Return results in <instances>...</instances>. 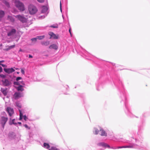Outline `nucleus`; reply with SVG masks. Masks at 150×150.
<instances>
[{
    "mask_svg": "<svg viewBox=\"0 0 150 150\" xmlns=\"http://www.w3.org/2000/svg\"><path fill=\"white\" fill-rule=\"evenodd\" d=\"M49 35L50 36V39L53 38L54 39H57L58 38L59 35L54 34L53 32H49L48 33Z\"/></svg>",
    "mask_w": 150,
    "mask_h": 150,
    "instance_id": "obj_7",
    "label": "nucleus"
},
{
    "mask_svg": "<svg viewBox=\"0 0 150 150\" xmlns=\"http://www.w3.org/2000/svg\"><path fill=\"white\" fill-rule=\"evenodd\" d=\"M23 87V86H22L20 85L17 87V90L18 91H22L24 90Z\"/></svg>",
    "mask_w": 150,
    "mask_h": 150,
    "instance_id": "obj_23",
    "label": "nucleus"
},
{
    "mask_svg": "<svg viewBox=\"0 0 150 150\" xmlns=\"http://www.w3.org/2000/svg\"><path fill=\"white\" fill-rule=\"evenodd\" d=\"M48 13H47V14H46L45 16H41L40 17L41 18H44L45 17V16H47V15L48 14Z\"/></svg>",
    "mask_w": 150,
    "mask_h": 150,
    "instance_id": "obj_35",
    "label": "nucleus"
},
{
    "mask_svg": "<svg viewBox=\"0 0 150 150\" xmlns=\"http://www.w3.org/2000/svg\"><path fill=\"white\" fill-rule=\"evenodd\" d=\"M16 99H17L19 97L21 96V94L20 93H16L14 94Z\"/></svg>",
    "mask_w": 150,
    "mask_h": 150,
    "instance_id": "obj_22",
    "label": "nucleus"
},
{
    "mask_svg": "<svg viewBox=\"0 0 150 150\" xmlns=\"http://www.w3.org/2000/svg\"><path fill=\"white\" fill-rule=\"evenodd\" d=\"M7 18L8 20H9L11 22H13L15 20L14 18L11 16H8Z\"/></svg>",
    "mask_w": 150,
    "mask_h": 150,
    "instance_id": "obj_17",
    "label": "nucleus"
},
{
    "mask_svg": "<svg viewBox=\"0 0 150 150\" xmlns=\"http://www.w3.org/2000/svg\"><path fill=\"white\" fill-rule=\"evenodd\" d=\"M37 1L40 3H42L44 2V0H37Z\"/></svg>",
    "mask_w": 150,
    "mask_h": 150,
    "instance_id": "obj_39",
    "label": "nucleus"
},
{
    "mask_svg": "<svg viewBox=\"0 0 150 150\" xmlns=\"http://www.w3.org/2000/svg\"><path fill=\"white\" fill-rule=\"evenodd\" d=\"M16 32V30L14 29H12L11 30L8 32L7 35L8 36H10L14 35Z\"/></svg>",
    "mask_w": 150,
    "mask_h": 150,
    "instance_id": "obj_11",
    "label": "nucleus"
},
{
    "mask_svg": "<svg viewBox=\"0 0 150 150\" xmlns=\"http://www.w3.org/2000/svg\"><path fill=\"white\" fill-rule=\"evenodd\" d=\"M15 45H11L10 46H8V47H9V48L10 49L14 48L15 47Z\"/></svg>",
    "mask_w": 150,
    "mask_h": 150,
    "instance_id": "obj_33",
    "label": "nucleus"
},
{
    "mask_svg": "<svg viewBox=\"0 0 150 150\" xmlns=\"http://www.w3.org/2000/svg\"><path fill=\"white\" fill-rule=\"evenodd\" d=\"M100 131L101 132L100 135L102 136H107V133L105 132V131L102 128L100 129Z\"/></svg>",
    "mask_w": 150,
    "mask_h": 150,
    "instance_id": "obj_16",
    "label": "nucleus"
},
{
    "mask_svg": "<svg viewBox=\"0 0 150 150\" xmlns=\"http://www.w3.org/2000/svg\"><path fill=\"white\" fill-rule=\"evenodd\" d=\"M45 35H40L37 36L36 38L37 39L39 40H42L45 38Z\"/></svg>",
    "mask_w": 150,
    "mask_h": 150,
    "instance_id": "obj_25",
    "label": "nucleus"
},
{
    "mask_svg": "<svg viewBox=\"0 0 150 150\" xmlns=\"http://www.w3.org/2000/svg\"><path fill=\"white\" fill-rule=\"evenodd\" d=\"M2 84L4 86H11L12 84L11 81L7 79H4L1 80Z\"/></svg>",
    "mask_w": 150,
    "mask_h": 150,
    "instance_id": "obj_4",
    "label": "nucleus"
},
{
    "mask_svg": "<svg viewBox=\"0 0 150 150\" xmlns=\"http://www.w3.org/2000/svg\"><path fill=\"white\" fill-rule=\"evenodd\" d=\"M136 148L138 149H142L143 150H145L146 149V147H144L143 145L139 146L134 144V143H131L129 145L123 146H118L117 147H112L111 148L112 149H119L122 148Z\"/></svg>",
    "mask_w": 150,
    "mask_h": 150,
    "instance_id": "obj_1",
    "label": "nucleus"
},
{
    "mask_svg": "<svg viewBox=\"0 0 150 150\" xmlns=\"http://www.w3.org/2000/svg\"><path fill=\"white\" fill-rule=\"evenodd\" d=\"M19 111L20 112V120H21L23 118L25 120H26L27 119V118L26 115H25L23 116V114L22 113L21 111L20 110H19Z\"/></svg>",
    "mask_w": 150,
    "mask_h": 150,
    "instance_id": "obj_12",
    "label": "nucleus"
},
{
    "mask_svg": "<svg viewBox=\"0 0 150 150\" xmlns=\"http://www.w3.org/2000/svg\"><path fill=\"white\" fill-rule=\"evenodd\" d=\"M43 146L44 148L49 149H50V145L49 144L46 143H44Z\"/></svg>",
    "mask_w": 150,
    "mask_h": 150,
    "instance_id": "obj_18",
    "label": "nucleus"
},
{
    "mask_svg": "<svg viewBox=\"0 0 150 150\" xmlns=\"http://www.w3.org/2000/svg\"><path fill=\"white\" fill-rule=\"evenodd\" d=\"M22 79V78L21 77H17V78L16 79V80L17 81H18V80H19L20 79Z\"/></svg>",
    "mask_w": 150,
    "mask_h": 150,
    "instance_id": "obj_36",
    "label": "nucleus"
},
{
    "mask_svg": "<svg viewBox=\"0 0 150 150\" xmlns=\"http://www.w3.org/2000/svg\"><path fill=\"white\" fill-rule=\"evenodd\" d=\"M15 119H13L12 121H10L9 122V124L10 125H12V124H14V125H17V123L16 122H15Z\"/></svg>",
    "mask_w": 150,
    "mask_h": 150,
    "instance_id": "obj_20",
    "label": "nucleus"
},
{
    "mask_svg": "<svg viewBox=\"0 0 150 150\" xmlns=\"http://www.w3.org/2000/svg\"><path fill=\"white\" fill-rule=\"evenodd\" d=\"M125 107H126V109H127V111H128V109H127V106H126V104H125Z\"/></svg>",
    "mask_w": 150,
    "mask_h": 150,
    "instance_id": "obj_46",
    "label": "nucleus"
},
{
    "mask_svg": "<svg viewBox=\"0 0 150 150\" xmlns=\"http://www.w3.org/2000/svg\"><path fill=\"white\" fill-rule=\"evenodd\" d=\"M17 123H18V124H20V125H21V122H18Z\"/></svg>",
    "mask_w": 150,
    "mask_h": 150,
    "instance_id": "obj_47",
    "label": "nucleus"
},
{
    "mask_svg": "<svg viewBox=\"0 0 150 150\" xmlns=\"http://www.w3.org/2000/svg\"><path fill=\"white\" fill-rule=\"evenodd\" d=\"M49 48L50 49H53L55 50H57L58 48L57 45L55 44H53L50 45Z\"/></svg>",
    "mask_w": 150,
    "mask_h": 150,
    "instance_id": "obj_13",
    "label": "nucleus"
},
{
    "mask_svg": "<svg viewBox=\"0 0 150 150\" xmlns=\"http://www.w3.org/2000/svg\"><path fill=\"white\" fill-rule=\"evenodd\" d=\"M5 14L4 12L2 10H0V18L4 17Z\"/></svg>",
    "mask_w": 150,
    "mask_h": 150,
    "instance_id": "obj_21",
    "label": "nucleus"
},
{
    "mask_svg": "<svg viewBox=\"0 0 150 150\" xmlns=\"http://www.w3.org/2000/svg\"><path fill=\"white\" fill-rule=\"evenodd\" d=\"M58 25L57 24H53V25H51L49 27L51 28H58Z\"/></svg>",
    "mask_w": 150,
    "mask_h": 150,
    "instance_id": "obj_27",
    "label": "nucleus"
},
{
    "mask_svg": "<svg viewBox=\"0 0 150 150\" xmlns=\"http://www.w3.org/2000/svg\"><path fill=\"white\" fill-rule=\"evenodd\" d=\"M119 141L125 142V143H127V140H126L125 139H120Z\"/></svg>",
    "mask_w": 150,
    "mask_h": 150,
    "instance_id": "obj_30",
    "label": "nucleus"
},
{
    "mask_svg": "<svg viewBox=\"0 0 150 150\" xmlns=\"http://www.w3.org/2000/svg\"><path fill=\"white\" fill-rule=\"evenodd\" d=\"M1 91L5 96L7 95V89L6 88L5 89L3 88H1Z\"/></svg>",
    "mask_w": 150,
    "mask_h": 150,
    "instance_id": "obj_15",
    "label": "nucleus"
},
{
    "mask_svg": "<svg viewBox=\"0 0 150 150\" xmlns=\"http://www.w3.org/2000/svg\"><path fill=\"white\" fill-rule=\"evenodd\" d=\"M3 3L8 7H9L10 5L9 3L6 0H4Z\"/></svg>",
    "mask_w": 150,
    "mask_h": 150,
    "instance_id": "obj_26",
    "label": "nucleus"
},
{
    "mask_svg": "<svg viewBox=\"0 0 150 150\" xmlns=\"http://www.w3.org/2000/svg\"><path fill=\"white\" fill-rule=\"evenodd\" d=\"M50 42L49 41H42L41 42V44L43 45L46 46H47L49 45Z\"/></svg>",
    "mask_w": 150,
    "mask_h": 150,
    "instance_id": "obj_19",
    "label": "nucleus"
},
{
    "mask_svg": "<svg viewBox=\"0 0 150 150\" xmlns=\"http://www.w3.org/2000/svg\"><path fill=\"white\" fill-rule=\"evenodd\" d=\"M62 17L63 18H64V17H63V16H62Z\"/></svg>",
    "mask_w": 150,
    "mask_h": 150,
    "instance_id": "obj_49",
    "label": "nucleus"
},
{
    "mask_svg": "<svg viewBox=\"0 0 150 150\" xmlns=\"http://www.w3.org/2000/svg\"><path fill=\"white\" fill-rule=\"evenodd\" d=\"M22 51H23V50H22L21 49H20L19 50V52H22Z\"/></svg>",
    "mask_w": 150,
    "mask_h": 150,
    "instance_id": "obj_48",
    "label": "nucleus"
},
{
    "mask_svg": "<svg viewBox=\"0 0 150 150\" xmlns=\"http://www.w3.org/2000/svg\"><path fill=\"white\" fill-rule=\"evenodd\" d=\"M16 105L17 107L19 108H21V103L18 102H17L16 103Z\"/></svg>",
    "mask_w": 150,
    "mask_h": 150,
    "instance_id": "obj_28",
    "label": "nucleus"
},
{
    "mask_svg": "<svg viewBox=\"0 0 150 150\" xmlns=\"http://www.w3.org/2000/svg\"><path fill=\"white\" fill-rule=\"evenodd\" d=\"M60 9L61 12H62V6H61V1H60Z\"/></svg>",
    "mask_w": 150,
    "mask_h": 150,
    "instance_id": "obj_41",
    "label": "nucleus"
},
{
    "mask_svg": "<svg viewBox=\"0 0 150 150\" xmlns=\"http://www.w3.org/2000/svg\"><path fill=\"white\" fill-rule=\"evenodd\" d=\"M29 57L30 58H32L33 57V56L30 54H29Z\"/></svg>",
    "mask_w": 150,
    "mask_h": 150,
    "instance_id": "obj_44",
    "label": "nucleus"
},
{
    "mask_svg": "<svg viewBox=\"0 0 150 150\" xmlns=\"http://www.w3.org/2000/svg\"><path fill=\"white\" fill-rule=\"evenodd\" d=\"M98 145L99 146H102L104 148H110V147L109 145L104 142H100L98 144Z\"/></svg>",
    "mask_w": 150,
    "mask_h": 150,
    "instance_id": "obj_10",
    "label": "nucleus"
},
{
    "mask_svg": "<svg viewBox=\"0 0 150 150\" xmlns=\"http://www.w3.org/2000/svg\"><path fill=\"white\" fill-rule=\"evenodd\" d=\"M21 72L23 74H25V71H24V70L23 69H21Z\"/></svg>",
    "mask_w": 150,
    "mask_h": 150,
    "instance_id": "obj_37",
    "label": "nucleus"
},
{
    "mask_svg": "<svg viewBox=\"0 0 150 150\" xmlns=\"http://www.w3.org/2000/svg\"><path fill=\"white\" fill-rule=\"evenodd\" d=\"M24 126L27 129H30V127H29L27 125L25 124L24 125Z\"/></svg>",
    "mask_w": 150,
    "mask_h": 150,
    "instance_id": "obj_32",
    "label": "nucleus"
},
{
    "mask_svg": "<svg viewBox=\"0 0 150 150\" xmlns=\"http://www.w3.org/2000/svg\"><path fill=\"white\" fill-rule=\"evenodd\" d=\"M4 61H3V60H2V61H0V65H1L2 66V67H5V65H4V64H1V62H4Z\"/></svg>",
    "mask_w": 150,
    "mask_h": 150,
    "instance_id": "obj_38",
    "label": "nucleus"
},
{
    "mask_svg": "<svg viewBox=\"0 0 150 150\" xmlns=\"http://www.w3.org/2000/svg\"><path fill=\"white\" fill-rule=\"evenodd\" d=\"M48 8L46 6H43L42 7L41 13H46L48 10Z\"/></svg>",
    "mask_w": 150,
    "mask_h": 150,
    "instance_id": "obj_14",
    "label": "nucleus"
},
{
    "mask_svg": "<svg viewBox=\"0 0 150 150\" xmlns=\"http://www.w3.org/2000/svg\"><path fill=\"white\" fill-rule=\"evenodd\" d=\"M49 150H59V149L54 146H51V148L49 149Z\"/></svg>",
    "mask_w": 150,
    "mask_h": 150,
    "instance_id": "obj_29",
    "label": "nucleus"
},
{
    "mask_svg": "<svg viewBox=\"0 0 150 150\" xmlns=\"http://www.w3.org/2000/svg\"><path fill=\"white\" fill-rule=\"evenodd\" d=\"M28 10L29 13L33 15L35 14L38 11V9L34 6L30 4L28 7Z\"/></svg>",
    "mask_w": 150,
    "mask_h": 150,
    "instance_id": "obj_3",
    "label": "nucleus"
},
{
    "mask_svg": "<svg viewBox=\"0 0 150 150\" xmlns=\"http://www.w3.org/2000/svg\"><path fill=\"white\" fill-rule=\"evenodd\" d=\"M2 71V68L0 66V73Z\"/></svg>",
    "mask_w": 150,
    "mask_h": 150,
    "instance_id": "obj_43",
    "label": "nucleus"
},
{
    "mask_svg": "<svg viewBox=\"0 0 150 150\" xmlns=\"http://www.w3.org/2000/svg\"><path fill=\"white\" fill-rule=\"evenodd\" d=\"M4 71L6 73L10 74L14 72L15 70L12 68H4Z\"/></svg>",
    "mask_w": 150,
    "mask_h": 150,
    "instance_id": "obj_8",
    "label": "nucleus"
},
{
    "mask_svg": "<svg viewBox=\"0 0 150 150\" xmlns=\"http://www.w3.org/2000/svg\"><path fill=\"white\" fill-rule=\"evenodd\" d=\"M0 76L3 79H6L5 78L6 77V75L3 74H0Z\"/></svg>",
    "mask_w": 150,
    "mask_h": 150,
    "instance_id": "obj_31",
    "label": "nucleus"
},
{
    "mask_svg": "<svg viewBox=\"0 0 150 150\" xmlns=\"http://www.w3.org/2000/svg\"><path fill=\"white\" fill-rule=\"evenodd\" d=\"M14 84L15 85H16V84L18 85V84L17 83V82H14Z\"/></svg>",
    "mask_w": 150,
    "mask_h": 150,
    "instance_id": "obj_45",
    "label": "nucleus"
},
{
    "mask_svg": "<svg viewBox=\"0 0 150 150\" xmlns=\"http://www.w3.org/2000/svg\"><path fill=\"white\" fill-rule=\"evenodd\" d=\"M10 50V49L9 47L8 46V47L5 49V50L6 51H8Z\"/></svg>",
    "mask_w": 150,
    "mask_h": 150,
    "instance_id": "obj_42",
    "label": "nucleus"
},
{
    "mask_svg": "<svg viewBox=\"0 0 150 150\" xmlns=\"http://www.w3.org/2000/svg\"><path fill=\"white\" fill-rule=\"evenodd\" d=\"M16 18H18L21 21L24 23L26 21V19L24 16L20 15L15 16Z\"/></svg>",
    "mask_w": 150,
    "mask_h": 150,
    "instance_id": "obj_5",
    "label": "nucleus"
},
{
    "mask_svg": "<svg viewBox=\"0 0 150 150\" xmlns=\"http://www.w3.org/2000/svg\"><path fill=\"white\" fill-rule=\"evenodd\" d=\"M8 120V118L6 117H2L1 118V123L2 125L3 129L4 128V126Z\"/></svg>",
    "mask_w": 150,
    "mask_h": 150,
    "instance_id": "obj_6",
    "label": "nucleus"
},
{
    "mask_svg": "<svg viewBox=\"0 0 150 150\" xmlns=\"http://www.w3.org/2000/svg\"><path fill=\"white\" fill-rule=\"evenodd\" d=\"M37 39V38H33L31 39V40L32 41H35V42L36 41V40Z\"/></svg>",
    "mask_w": 150,
    "mask_h": 150,
    "instance_id": "obj_34",
    "label": "nucleus"
},
{
    "mask_svg": "<svg viewBox=\"0 0 150 150\" xmlns=\"http://www.w3.org/2000/svg\"><path fill=\"white\" fill-rule=\"evenodd\" d=\"M71 28L70 27V28H69V33H70V34L71 36V37L72 36V34H71Z\"/></svg>",
    "mask_w": 150,
    "mask_h": 150,
    "instance_id": "obj_40",
    "label": "nucleus"
},
{
    "mask_svg": "<svg viewBox=\"0 0 150 150\" xmlns=\"http://www.w3.org/2000/svg\"><path fill=\"white\" fill-rule=\"evenodd\" d=\"M99 130L96 128H94V130L93 131V133L95 134H98Z\"/></svg>",
    "mask_w": 150,
    "mask_h": 150,
    "instance_id": "obj_24",
    "label": "nucleus"
},
{
    "mask_svg": "<svg viewBox=\"0 0 150 150\" xmlns=\"http://www.w3.org/2000/svg\"><path fill=\"white\" fill-rule=\"evenodd\" d=\"M6 111L9 114V115L11 117L14 113L13 109L10 107H8L6 109Z\"/></svg>",
    "mask_w": 150,
    "mask_h": 150,
    "instance_id": "obj_9",
    "label": "nucleus"
},
{
    "mask_svg": "<svg viewBox=\"0 0 150 150\" xmlns=\"http://www.w3.org/2000/svg\"><path fill=\"white\" fill-rule=\"evenodd\" d=\"M14 3L16 6L20 11H23L25 10L24 4L19 1L16 0L15 1Z\"/></svg>",
    "mask_w": 150,
    "mask_h": 150,
    "instance_id": "obj_2",
    "label": "nucleus"
}]
</instances>
